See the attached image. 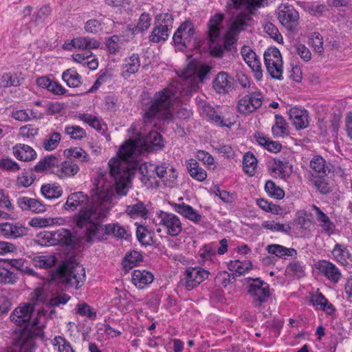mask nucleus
Instances as JSON below:
<instances>
[{"label":"nucleus","instance_id":"1","mask_svg":"<svg viewBox=\"0 0 352 352\" xmlns=\"http://www.w3.org/2000/svg\"><path fill=\"white\" fill-rule=\"evenodd\" d=\"M80 208L76 217V226L83 229L86 241L91 242L95 238H100L103 230L102 222L107 217L110 210V201L108 194L96 191L90 199L82 192L70 194L64 205L67 210L74 211Z\"/></svg>","mask_w":352,"mask_h":352},{"label":"nucleus","instance_id":"2","mask_svg":"<svg viewBox=\"0 0 352 352\" xmlns=\"http://www.w3.org/2000/svg\"><path fill=\"white\" fill-rule=\"evenodd\" d=\"M164 146L162 135L156 131H151L146 135L139 134L136 138L126 142L119 149L118 155L124 161H129L136 153L157 151Z\"/></svg>","mask_w":352,"mask_h":352},{"label":"nucleus","instance_id":"3","mask_svg":"<svg viewBox=\"0 0 352 352\" xmlns=\"http://www.w3.org/2000/svg\"><path fill=\"white\" fill-rule=\"evenodd\" d=\"M174 95V91L169 88L157 92L151 102V105L145 111V122H151L155 118L167 122L173 120V116L169 108Z\"/></svg>","mask_w":352,"mask_h":352},{"label":"nucleus","instance_id":"4","mask_svg":"<svg viewBox=\"0 0 352 352\" xmlns=\"http://www.w3.org/2000/svg\"><path fill=\"white\" fill-rule=\"evenodd\" d=\"M54 276L59 278L65 285L75 287L76 289L82 287L85 281L84 267L72 261L63 262L56 269Z\"/></svg>","mask_w":352,"mask_h":352},{"label":"nucleus","instance_id":"5","mask_svg":"<svg viewBox=\"0 0 352 352\" xmlns=\"http://www.w3.org/2000/svg\"><path fill=\"white\" fill-rule=\"evenodd\" d=\"M126 162L121 158H112L108 163L110 176L114 180L116 190L119 195H126L127 193L126 182L129 175Z\"/></svg>","mask_w":352,"mask_h":352},{"label":"nucleus","instance_id":"6","mask_svg":"<svg viewBox=\"0 0 352 352\" xmlns=\"http://www.w3.org/2000/svg\"><path fill=\"white\" fill-rule=\"evenodd\" d=\"M155 25L149 35V41L160 43L168 39L173 28V16L169 13H161L156 16Z\"/></svg>","mask_w":352,"mask_h":352},{"label":"nucleus","instance_id":"7","mask_svg":"<svg viewBox=\"0 0 352 352\" xmlns=\"http://www.w3.org/2000/svg\"><path fill=\"white\" fill-rule=\"evenodd\" d=\"M157 218L158 225L166 230L167 234L177 236L182 232V222L176 214L160 210Z\"/></svg>","mask_w":352,"mask_h":352},{"label":"nucleus","instance_id":"8","mask_svg":"<svg viewBox=\"0 0 352 352\" xmlns=\"http://www.w3.org/2000/svg\"><path fill=\"white\" fill-rule=\"evenodd\" d=\"M252 280L248 287V294L252 298V304L254 307H258L265 302L270 297L269 285L257 278H250Z\"/></svg>","mask_w":352,"mask_h":352},{"label":"nucleus","instance_id":"9","mask_svg":"<svg viewBox=\"0 0 352 352\" xmlns=\"http://www.w3.org/2000/svg\"><path fill=\"white\" fill-rule=\"evenodd\" d=\"M33 311L34 308L30 304H25L16 307L10 315V320L12 322L19 326L25 324V329L16 338L13 339V342L16 339H18L20 336L25 332L28 335H31L32 338H33V333L27 330V327L30 324V320L31 318Z\"/></svg>","mask_w":352,"mask_h":352},{"label":"nucleus","instance_id":"10","mask_svg":"<svg viewBox=\"0 0 352 352\" xmlns=\"http://www.w3.org/2000/svg\"><path fill=\"white\" fill-rule=\"evenodd\" d=\"M278 19L288 30H293L298 24L299 14L294 7L288 3H282L278 8Z\"/></svg>","mask_w":352,"mask_h":352},{"label":"nucleus","instance_id":"11","mask_svg":"<svg viewBox=\"0 0 352 352\" xmlns=\"http://www.w3.org/2000/svg\"><path fill=\"white\" fill-rule=\"evenodd\" d=\"M263 96L259 92H252L245 95L238 102L237 108L240 113L249 114L262 105Z\"/></svg>","mask_w":352,"mask_h":352},{"label":"nucleus","instance_id":"12","mask_svg":"<svg viewBox=\"0 0 352 352\" xmlns=\"http://www.w3.org/2000/svg\"><path fill=\"white\" fill-rule=\"evenodd\" d=\"M195 35V29L193 25L186 21L180 25L175 32L173 39L176 45H181V50L186 48L187 45L192 41Z\"/></svg>","mask_w":352,"mask_h":352},{"label":"nucleus","instance_id":"13","mask_svg":"<svg viewBox=\"0 0 352 352\" xmlns=\"http://www.w3.org/2000/svg\"><path fill=\"white\" fill-rule=\"evenodd\" d=\"M28 234V228L19 222L0 223V236L7 239H16Z\"/></svg>","mask_w":352,"mask_h":352},{"label":"nucleus","instance_id":"14","mask_svg":"<svg viewBox=\"0 0 352 352\" xmlns=\"http://www.w3.org/2000/svg\"><path fill=\"white\" fill-rule=\"evenodd\" d=\"M212 88L219 94H227L234 90V78L226 72H219L212 80Z\"/></svg>","mask_w":352,"mask_h":352},{"label":"nucleus","instance_id":"15","mask_svg":"<svg viewBox=\"0 0 352 352\" xmlns=\"http://www.w3.org/2000/svg\"><path fill=\"white\" fill-rule=\"evenodd\" d=\"M244 61L251 68L254 73V76L257 80L263 78V71L261 64L256 53L248 46H243L241 51Z\"/></svg>","mask_w":352,"mask_h":352},{"label":"nucleus","instance_id":"16","mask_svg":"<svg viewBox=\"0 0 352 352\" xmlns=\"http://www.w3.org/2000/svg\"><path fill=\"white\" fill-rule=\"evenodd\" d=\"M44 239L47 240L50 245H73L75 241V236L70 231L64 228L45 234Z\"/></svg>","mask_w":352,"mask_h":352},{"label":"nucleus","instance_id":"17","mask_svg":"<svg viewBox=\"0 0 352 352\" xmlns=\"http://www.w3.org/2000/svg\"><path fill=\"white\" fill-rule=\"evenodd\" d=\"M317 268L331 283H338L342 277L340 270L330 261L326 260L319 261Z\"/></svg>","mask_w":352,"mask_h":352},{"label":"nucleus","instance_id":"18","mask_svg":"<svg viewBox=\"0 0 352 352\" xmlns=\"http://www.w3.org/2000/svg\"><path fill=\"white\" fill-rule=\"evenodd\" d=\"M100 43L95 38L89 36L77 37L71 41V43L66 46L67 50H71L72 47L80 50H87L93 49H98L100 47Z\"/></svg>","mask_w":352,"mask_h":352},{"label":"nucleus","instance_id":"19","mask_svg":"<svg viewBox=\"0 0 352 352\" xmlns=\"http://www.w3.org/2000/svg\"><path fill=\"white\" fill-rule=\"evenodd\" d=\"M34 339H32L31 335H28L25 332L14 341L13 347L10 352H34Z\"/></svg>","mask_w":352,"mask_h":352},{"label":"nucleus","instance_id":"20","mask_svg":"<svg viewBox=\"0 0 352 352\" xmlns=\"http://www.w3.org/2000/svg\"><path fill=\"white\" fill-rule=\"evenodd\" d=\"M17 204L23 210H30L35 213L43 212L46 210L45 205L39 200L28 197H19Z\"/></svg>","mask_w":352,"mask_h":352},{"label":"nucleus","instance_id":"21","mask_svg":"<svg viewBox=\"0 0 352 352\" xmlns=\"http://www.w3.org/2000/svg\"><path fill=\"white\" fill-rule=\"evenodd\" d=\"M266 250L270 254H273L279 258L287 259L289 257L296 258L297 251L292 248H286L279 244H270L266 247Z\"/></svg>","mask_w":352,"mask_h":352},{"label":"nucleus","instance_id":"22","mask_svg":"<svg viewBox=\"0 0 352 352\" xmlns=\"http://www.w3.org/2000/svg\"><path fill=\"white\" fill-rule=\"evenodd\" d=\"M289 118L297 129H305L309 125L308 111L299 108H292L289 111Z\"/></svg>","mask_w":352,"mask_h":352},{"label":"nucleus","instance_id":"23","mask_svg":"<svg viewBox=\"0 0 352 352\" xmlns=\"http://www.w3.org/2000/svg\"><path fill=\"white\" fill-rule=\"evenodd\" d=\"M154 279L153 274L146 270H135L133 272L131 281L139 289H143L151 284Z\"/></svg>","mask_w":352,"mask_h":352},{"label":"nucleus","instance_id":"24","mask_svg":"<svg viewBox=\"0 0 352 352\" xmlns=\"http://www.w3.org/2000/svg\"><path fill=\"white\" fill-rule=\"evenodd\" d=\"M313 210L315 211L316 218L319 223V226L322 228L324 232L329 236L333 234L335 232L336 226L329 217L315 205L313 206Z\"/></svg>","mask_w":352,"mask_h":352},{"label":"nucleus","instance_id":"25","mask_svg":"<svg viewBox=\"0 0 352 352\" xmlns=\"http://www.w3.org/2000/svg\"><path fill=\"white\" fill-rule=\"evenodd\" d=\"M172 206L175 212L194 223H199L201 221V215L197 213L192 206L184 203L173 204Z\"/></svg>","mask_w":352,"mask_h":352},{"label":"nucleus","instance_id":"26","mask_svg":"<svg viewBox=\"0 0 352 352\" xmlns=\"http://www.w3.org/2000/svg\"><path fill=\"white\" fill-rule=\"evenodd\" d=\"M36 84L38 87L47 89L55 95H63L66 93V89L60 83L47 76L38 78L36 79Z\"/></svg>","mask_w":352,"mask_h":352},{"label":"nucleus","instance_id":"27","mask_svg":"<svg viewBox=\"0 0 352 352\" xmlns=\"http://www.w3.org/2000/svg\"><path fill=\"white\" fill-rule=\"evenodd\" d=\"M13 154L19 160L28 162L36 159V153L30 146L24 144H19L13 147Z\"/></svg>","mask_w":352,"mask_h":352},{"label":"nucleus","instance_id":"28","mask_svg":"<svg viewBox=\"0 0 352 352\" xmlns=\"http://www.w3.org/2000/svg\"><path fill=\"white\" fill-rule=\"evenodd\" d=\"M223 18L224 15L223 14H216L208 22V36L212 43L219 36L220 26Z\"/></svg>","mask_w":352,"mask_h":352},{"label":"nucleus","instance_id":"29","mask_svg":"<svg viewBox=\"0 0 352 352\" xmlns=\"http://www.w3.org/2000/svg\"><path fill=\"white\" fill-rule=\"evenodd\" d=\"M186 167L190 177H192L193 179L199 182H203L206 179V171L200 167L197 160L194 159L188 160L186 162Z\"/></svg>","mask_w":352,"mask_h":352},{"label":"nucleus","instance_id":"30","mask_svg":"<svg viewBox=\"0 0 352 352\" xmlns=\"http://www.w3.org/2000/svg\"><path fill=\"white\" fill-rule=\"evenodd\" d=\"M201 82L196 77L195 73L187 74H184V82L182 91V94L184 96H190L193 92H197L199 89V83Z\"/></svg>","mask_w":352,"mask_h":352},{"label":"nucleus","instance_id":"31","mask_svg":"<svg viewBox=\"0 0 352 352\" xmlns=\"http://www.w3.org/2000/svg\"><path fill=\"white\" fill-rule=\"evenodd\" d=\"M140 66L139 56L133 54L125 59V63L122 65V76L124 78L129 77L131 74H135Z\"/></svg>","mask_w":352,"mask_h":352},{"label":"nucleus","instance_id":"32","mask_svg":"<svg viewBox=\"0 0 352 352\" xmlns=\"http://www.w3.org/2000/svg\"><path fill=\"white\" fill-rule=\"evenodd\" d=\"M331 254L334 260L342 265L346 266L349 264L348 260L351 258V254L344 245L336 243Z\"/></svg>","mask_w":352,"mask_h":352},{"label":"nucleus","instance_id":"33","mask_svg":"<svg viewBox=\"0 0 352 352\" xmlns=\"http://www.w3.org/2000/svg\"><path fill=\"white\" fill-rule=\"evenodd\" d=\"M252 17L250 14L241 12L236 16L235 19L232 22L230 27V31L234 34L239 33V32L244 30L246 27L250 25Z\"/></svg>","mask_w":352,"mask_h":352},{"label":"nucleus","instance_id":"34","mask_svg":"<svg viewBox=\"0 0 352 352\" xmlns=\"http://www.w3.org/2000/svg\"><path fill=\"white\" fill-rule=\"evenodd\" d=\"M125 212L131 218L141 217L144 219L147 218L148 213V209L146 208L144 203L141 201L127 206Z\"/></svg>","mask_w":352,"mask_h":352},{"label":"nucleus","instance_id":"35","mask_svg":"<svg viewBox=\"0 0 352 352\" xmlns=\"http://www.w3.org/2000/svg\"><path fill=\"white\" fill-rule=\"evenodd\" d=\"M201 113L210 121L214 122L219 126H229V124L223 120V118L208 104L203 105Z\"/></svg>","mask_w":352,"mask_h":352},{"label":"nucleus","instance_id":"36","mask_svg":"<svg viewBox=\"0 0 352 352\" xmlns=\"http://www.w3.org/2000/svg\"><path fill=\"white\" fill-rule=\"evenodd\" d=\"M276 122L272 128L274 137L282 138L289 135L288 124L285 120L280 115L275 116Z\"/></svg>","mask_w":352,"mask_h":352},{"label":"nucleus","instance_id":"37","mask_svg":"<svg viewBox=\"0 0 352 352\" xmlns=\"http://www.w3.org/2000/svg\"><path fill=\"white\" fill-rule=\"evenodd\" d=\"M285 274L290 277L299 279L305 275V266L298 261L290 262L285 268Z\"/></svg>","mask_w":352,"mask_h":352},{"label":"nucleus","instance_id":"38","mask_svg":"<svg viewBox=\"0 0 352 352\" xmlns=\"http://www.w3.org/2000/svg\"><path fill=\"white\" fill-rule=\"evenodd\" d=\"M42 195L47 199H54L60 197L63 193L62 188L54 184H44L41 188Z\"/></svg>","mask_w":352,"mask_h":352},{"label":"nucleus","instance_id":"39","mask_svg":"<svg viewBox=\"0 0 352 352\" xmlns=\"http://www.w3.org/2000/svg\"><path fill=\"white\" fill-rule=\"evenodd\" d=\"M56 261L54 255H39L33 258L32 263L36 267L48 269L54 266Z\"/></svg>","mask_w":352,"mask_h":352},{"label":"nucleus","instance_id":"40","mask_svg":"<svg viewBox=\"0 0 352 352\" xmlns=\"http://www.w3.org/2000/svg\"><path fill=\"white\" fill-rule=\"evenodd\" d=\"M79 170V168L77 164L73 162L66 161L62 163L61 167H57L56 174L61 178L73 176L76 175Z\"/></svg>","mask_w":352,"mask_h":352},{"label":"nucleus","instance_id":"41","mask_svg":"<svg viewBox=\"0 0 352 352\" xmlns=\"http://www.w3.org/2000/svg\"><path fill=\"white\" fill-rule=\"evenodd\" d=\"M255 137L258 143L270 152L278 153L282 148V145L278 142L272 141L260 133L256 134Z\"/></svg>","mask_w":352,"mask_h":352},{"label":"nucleus","instance_id":"42","mask_svg":"<svg viewBox=\"0 0 352 352\" xmlns=\"http://www.w3.org/2000/svg\"><path fill=\"white\" fill-rule=\"evenodd\" d=\"M228 6L235 10L245 9L250 12L258 8L256 0H229Z\"/></svg>","mask_w":352,"mask_h":352},{"label":"nucleus","instance_id":"43","mask_svg":"<svg viewBox=\"0 0 352 352\" xmlns=\"http://www.w3.org/2000/svg\"><path fill=\"white\" fill-rule=\"evenodd\" d=\"M62 79L70 87H77L81 83V76L73 69L65 70L62 74Z\"/></svg>","mask_w":352,"mask_h":352},{"label":"nucleus","instance_id":"44","mask_svg":"<svg viewBox=\"0 0 352 352\" xmlns=\"http://www.w3.org/2000/svg\"><path fill=\"white\" fill-rule=\"evenodd\" d=\"M274 161L276 166L272 168L273 172L278 170L281 178H285L291 175L292 166L287 160L276 158Z\"/></svg>","mask_w":352,"mask_h":352},{"label":"nucleus","instance_id":"45","mask_svg":"<svg viewBox=\"0 0 352 352\" xmlns=\"http://www.w3.org/2000/svg\"><path fill=\"white\" fill-rule=\"evenodd\" d=\"M229 270L234 272L239 275H242L245 272L252 269V263L249 261H240L239 260L231 261L228 265Z\"/></svg>","mask_w":352,"mask_h":352},{"label":"nucleus","instance_id":"46","mask_svg":"<svg viewBox=\"0 0 352 352\" xmlns=\"http://www.w3.org/2000/svg\"><path fill=\"white\" fill-rule=\"evenodd\" d=\"M257 166V160L251 152L246 153L243 159V167L244 171L250 175H253Z\"/></svg>","mask_w":352,"mask_h":352},{"label":"nucleus","instance_id":"47","mask_svg":"<svg viewBox=\"0 0 352 352\" xmlns=\"http://www.w3.org/2000/svg\"><path fill=\"white\" fill-rule=\"evenodd\" d=\"M104 230L107 234H113V236L120 239L126 238L127 233L123 227L119 226L118 224H109L107 225L104 228H103V230L100 233V238H97L98 240L102 239V234Z\"/></svg>","mask_w":352,"mask_h":352},{"label":"nucleus","instance_id":"48","mask_svg":"<svg viewBox=\"0 0 352 352\" xmlns=\"http://www.w3.org/2000/svg\"><path fill=\"white\" fill-rule=\"evenodd\" d=\"M142 255L137 251H133L127 253L122 261L123 267L126 271L132 269L136 264L142 260Z\"/></svg>","mask_w":352,"mask_h":352},{"label":"nucleus","instance_id":"49","mask_svg":"<svg viewBox=\"0 0 352 352\" xmlns=\"http://www.w3.org/2000/svg\"><path fill=\"white\" fill-rule=\"evenodd\" d=\"M268 74L272 78L276 80L283 79V61L272 63L269 60L268 63H265Z\"/></svg>","mask_w":352,"mask_h":352},{"label":"nucleus","instance_id":"50","mask_svg":"<svg viewBox=\"0 0 352 352\" xmlns=\"http://www.w3.org/2000/svg\"><path fill=\"white\" fill-rule=\"evenodd\" d=\"M265 190L269 196L276 199H281L285 196L284 190L272 180L266 182Z\"/></svg>","mask_w":352,"mask_h":352},{"label":"nucleus","instance_id":"51","mask_svg":"<svg viewBox=\"0 0 352 352\" xmlns=\"http://www.w3.org/2000/svg\"><path fill=\"white\" fill-rule=\"evenodd\" d=\"M58 160L54 155H50L41 160L35 166L36 172H42L48 168L55 167L57 165Z\"/></svg>","mask_w":352,"mask_h":352},{"label":"nucleus","instance_id":"52","mask_svg":"<svg viewBox=\"0 0 352 352\" xmlns=\"http://www.w3.org/2000/svg\"><path fill=\"white\" fill-rule=\"evenodd\" d=\"M64 132L75 140H80L87 135L86 131L79 126H66Z\"/></svg>","mask_w":352,"mask_h":352},{"label":"nucleus","instance_id":"53","mask_svg":"<svg viewBox=\"0 0 352 352\" xmlns=\"http://www.w3.org/2000/svg\"><path fill=\"white\" fill-rule=\"evenodd\" d=\"M151 17L148 13L143 12L138 20V24L133 28V34L147 30L151 26Z\"/></svg>","mask_w":352,"mask_h":352},{"label":"nucleus","instance_id":"54","mask_svg":"<svg viewBox=\"0 0 352 352\" xmlns=\"http://www.w3.org/2000/svg\"><path fill=\"white\" fill-rule=\"evenodd\" d=\"M326 162L323 157L320 155H315L310 161V167L316 173L327 175L326 172L328 167L326 166Z\"/></svg>","mask_w":352,"mask_h":352},{"label":"nucleus","instance_id":"55","mask_svg":"<svg viewBox=\"0 0 352 352\" xmlns=\"http://www.w3.org/2000/svg\"><path fill=\"white\" fill-rule=\"evenodd\" d=\"M195 278L189 267L186 270V277L180 280L182 286L188 291H190L197 287L199 283H195Z\"/></svg>","mask_w":352,"mask_h":352},{"label":"nucleus","instance_id":"56","mask_svg":"<svg viewBox=\"0 0 352 352\" xmlns=\"http://www.w3.org/2000/svg\"><path fill=\"white\" fill-rule=\"evenodd\" d=\"M265 63H268L269 60L272 63H278L283 61L280 51L276 47H271L267 49L264 53Z\"/></svg>","mask_w":352,"mask_h":352},{"label":"nucleus","instance_id":"57","mask_svg":"<svg viewBox=\"0 0 352 352\" xmlns=\"http://www.w3.org/2000/svg\"><path fill=\"white\" fill-rule=\"evenodd\" d=\"M51 13V9L47 6H42L37 12L36 14L32 19V22L38 25L45 21Z\"/></svg>","mask_w":352,"mask_h":352},{"label":"nucleus","instance_id":"58","mask_svg":"<svg viewBox=\"0 0 352 352\" xmlns=\"http://www.w3.org/2000/svg\"><path fill=\"white\" fill-rule=\"evenodd\" d=\"M79 118L97 131H100L102 130L100 121L96 116L87 113H82L79 115Z\"/></svg>","mask_w":352,"mask_h":352},{"label":"nucleus","instance_id":"59","mask_svg":"<svg viewBox=\"0 0 352 352\" xmlns=\"http://www.w3.org/2000/svg\"><path fill=\"white\" fill-rule=\"evenodd\" d=\"M60 134L58 132H54L47 140H45L43 142V147L47 151H52L55 149L60 141Z\"/></svg>","mask_w":352,"mask_h":352},{"label":"nucleus","instance_id":"60","mask_svg":"<svg viewBox=\"0 0 352 352\" xmlns=\"http://www.w3.org/2000/svg\"><path fill=\"white\" fill-rule=\"evenodd\" d=\"M121 40L118 36L114 35L107 40L106 47L111 54H116L121 48Z\"/></svg>","mask_w":352,"mask_h":352},{"label":"nucleus","instance_id":"61","mask_svg":"<svg viewBox=\"0 0 352 352\" xmlns=\"http://www.w3.org/2000/svg\"><path fill=\"white\" fill-rule=\"evenodd\" d=\"M57 222L56 219L53 218H32L29 224L32 227L44 228L48 226H52Z\"/></svg>","mask_w":352,"mask_h":352},{"label":"nucleus","instance_id":"62","mask_svg":"<svg viewBox=\"0 0 352 352\" xmlns=\"http://www.w3.org/2000/svg\"><path fill=\"white\" fill-rule=\"evenodd\" d=\"M265 32L274 40L279 42L283 40L278 28L272 23L267 22L263 25Z\"/></svg>","mask_w":352,"mask_h":352},{"label":"nucleus","instance_id":"63","mask_svg":"<svg viewBox=\"0 0 352 352\" xmlns=\"http://www.w3.org/2000/svg\"><path fill=\"white\" fill-rule=\"evenodd\" d=\"M76 313L91 319H94L96 317V312L93 311L90 306L87 303L78 304L76 305Z\"/></svg>","mask_w":352,"mask_h":352},{"label":"nucleus","instance_id":"64","mask_svg":"<svg viewBox=\"0 0 352 352\" xmlns=\"http://www.w3.org/2000/svg\"><path fill=\"white\" fill-rule=\"evenodd\" d=\"M56 344L58 345V352H75L70 343L64 338L58 336L54 339Z\"/></svg>","mask_w":352,"mask_h":352}]
</instances>
